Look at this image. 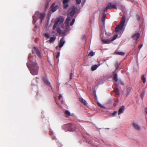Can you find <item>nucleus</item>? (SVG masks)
Listing matches in <instances>:
<instances>
[{
	"label": "nucleus",
	"instance_id": "nucleus-1",
	"mask_svg": "<svg viewBox=\"0 0 147 147\" xmlns=\"http://www.w3.org/2000/svg\"><path fill=\"white\" fill-rule=\"evenodd\" d=\"M27 65L29 68V69L32 75H35L38 74L39 67L36 62L31 65L29 64V63H27Z\"/></svg>",
	"mask_w": 147,
	"mask_h": 147
},
{
	"label": "nucleus",
	"instance_id": "nucleus-2",
	"mask_svg": "<svg viewBox=\"0 0 147 147\" xmlns=\"http://www.w3.org/2000/svg\"><path fill=\"white\" fill-rule=\"evenodd\" d=\"M125 21V18L122 16L121 19V22L115 28V31L118 32L119 31L122 30Z\"/></svg>",
	"mask_w": 147,
	"mask_h": 147
},
{
	"label": "nucleus",
	"instance_id": "nucleus-3",
	"mask_svg": "<svg viewBox=\"0 0 147 147\" xmlns=\"http://www.w3.org/2000/svg\"><path fill=\"white\" fill-rule=\"evenodd\" d=\"M64 18L63 16H60L57 19V21H56L53 26V29L54 30L56 28L58 24H59L63 22Z\"/></svg>",
	"mask_w": 147,
	"mask_h": 147
},
{
	"label": "nucleus",
	"instance_id": "nucleus-4",
	"mask_svg": "<svg viewBox=\"0 0 147 147\" xmlns=\"http://www.w3.org/2000/svg\"><path fill=\"white\" fill-rule=\"evenodd\" d=\"M77 8L75 6L72 7L69 9L68 13V16L72 17L75 12L77 11Z\"/></svg>",
	"mask_w": 147,
	"mask_h": 147
},
{
	"label": "nucleus",
	"instance_id": "nucleus-5",
	"mask_svg": "<svg viewBox=\"0 0 147 147\" xmlns=\"http://www.w3.org/2000/svg\"><path fill=\"white\" fill-rule=\"evenodd\" d=\"M40 12L38 11H36L35 12L34 15L32 17L33 19V24H34L35 22L38 20L39 18L40 17Z\"/></svg>",
	"mask_w": 147,
	"mask_h": 147
},
{
	"label": "nucleus",
	"instance_id": "nucleus-6",
	"mask_svg": "<svg viewBox=\"0 0 147 147\" xmlns=\"http://www.w3.org/2000/svg\"><path fill=\"white\" fill-rule=\"evenodd\" d=\"M32 53L33 54H34L35 53H36L39 58H41L42 56L40 52L38 49L36 47H34L33 48V50H32Z\"/></svg>",
	"mask_w": 147,
	"mask_h": 147
},
{
	"label": "nucleus",
	"instance_id": "nucleus-7",
	"mask_svg": "<svg viewBox=\"0 0 147 147\" xmlns=\"http://www.w3.org/2000/svg\"><path fill=\"white\" fill-rule=\"evenodd\" d=\"M64 37H63L60 39L59 42V46L60 48H61L63 46L65 42L64 40Z\"/></svg>",
	"mask_w": 147,
	"mask_h": 147
},
{
	"label": "nucleus",
	"instance_id": "nucleus-8",
	"mask_svg": "<svg viewBox=\"0 0 147 147\" xmlns=\"http://www.w3.org/2000/svg\"><path fill=\"white\" fill-rule=\"evenodd\" d=\"M140 36V34L138 33H137L133 35L131 38H133V40L136 41Z\"/></svg>",
	"mask_w": 147,
	"mask_h": 147
},
{
	"label": "nucleus",
	"instance_id": "nucleus-9",
	"mask_svg": "<svg viewBox=\"0 0 147 147\" xmlns=\"http://www.w3.org/2000/svg\"><path fill=\"white\" fill-rule=\"evenodd\" d=\"M108 9L116 8V6L114 4H112L111 3H108L107 6Z\"/></svg>",
	"mask_w": 147,
	"mask_h": 147
},
{
	"label": "nucleus",
	"instance_id": "nucleus-10",
	"mask_svg": "<svg viewBox=\"0 0 147 147\" xmlns=\"http://www.w3.org/2000/svg\"><path fill=\"white\" fill-rule=\"evenodd\" d=\"M51 8L52 11L54 12L57 9V6H55V3H53L51 6Z\"/></svg>",
	"mask_w": 147,
	"mask_h": 147
},
{
	"label": "nucleus",
	"instance_id": "nucleus-11",
	"mask_svg": "<svg viewBox=\"0 0 147 147\" xmlns=\"http://www.w3.org/2000/svg\"><path fill=\"white\" fill-rule=\"evenodd\" d=\"M43 81L45 84L49 86H51V85L48 79L46 78H43Z\"/></svg>",
	"mask_w": 147,
	"mask_h": 147
},
{
	"label": "nucleus",
	"instance_id": "nucleus-12",
	"mask_svg": "<svg viewBox=\"0 0 147 147\" xmlns=\"http://www.w3.org/2000/svg\"><path fill=\"white\" fill-rule=\"evenodd\" d=\"M40 23H42V20L44 19L45 16V13H40Z\"/></svg>",
	"mask_w": 147,
	"mask_h": 147
},
{
	"label": "nucleus",
	"instance_id": "nucleus-13",
	"mask_svg": "<svg viewBox=\"0 0 147 147\" xmlns=\"http://www.w3.org/2000/svg\"><path fill=\"white\" fill-rule=\"evenodd\" d=\"M56 29V31H57V33L59 34H63V32L62 30H61L60 27H58V26H57L55 29Z\"/></svg>",
	"mask_w": 147,
	"mask_h": 147
},
{
	"label": "nucleus",
	"instance_id": "nucleus-14",
	"mask_svg": "<svg viewBox=\"0 0 147 147\" xmlns=\"http://www.w3.org/2000/svg\"><path fill=\"white\" fill-rule=\"evenodd\" d=\"M124 110V106H122L119 110L118 114L119 115L120 113H123Z\"/></svg>",
	"mask_w": 147,
	"mask_h": 147
},
{
	"label": "nucleus",
	"instance_id": "nucleus-15",
	"mask_svg": "<svg viewBox=\"0 0 147 147\" xmlns=\"http://www.w3.org/2000/svg\"><path fill=\"white\" fill-rule=\"evenodd\" d=\"M133 125L135 128L138 130H140V126L136 123H134Z\"/></svg>",
	"mask_w": 147,
	"mask_h": 147
},
{
	"label": "nucleus",
	"instance_id": "nucleus-16",
	"mask_svg": "<svg viewBox=\"0 0 147 147\" xmlns=\"http://www.w3.org/2000/svg\"><path fill=\"white\" fill-rule=\"evenodd\" d=\"M69 0H63V3L64 5V8H67L68 5L67 3L68 2Z\"/></svg>",
	"mask_w": 147,
	"mask_h": 147
},
{
	"label": "nucleus",
	"instance_id": "nucleus-17",
	"mask_svg": "<svg viewBox=\"0 0 147 147\" xmlns=\"http://www.w3.org/2000/svg\"><path fill=\"white\" fill-rule=\"evenodd\" d=\"M71 17H70V16H68L67 17L66 19L65 23V25H66L67 26H69V24L68 23L69 21V20H71Z\"/></svg>",
	"mask_w": 147,
	"mask_h": 147
},
{
	"label": "nucleus",
	"instance_id": "nucleus-18",
	"mask_svg": "<svg viewBox=\"0 0 147 147\" xmlns=\"http://www.w3.org/2000/svg\"><path fill=\"white\" fill-rule=\"evenodd\" d=\"M64 113L66 115V117H68L69 116L71 115L70 112L67 110L65 111Z\"/></svg>",
	"mask_w": 147,
	"mask_h": 147
},
{
	"label": "nucleus",
	"instance_id": "nucleus-19",
	"mask_svg": "<svg viewBox=\"0 0 147 147\" xmlns=\"http://www.w3.org/2000/svg\"><path fill=\"white\" fill-rule=\"evenodd\" d=\"M101 21L103 22H105L106 18V14L105 13H102V14Z\"/></svg>",
	"mask_w": 147,
	"mask_h": 147
},
{
	"label": "nucleus",
	"instance_id": "nucleus-20",
	"mask_svg": "<svg viewBox=\"0 0 147 147\" xmlns=\"http://www.w3.org/2000/svg\"><path fill=\"white\" fill-rule=\"evenodd\" d=\"M80 100L85 105H86L88 104L86 100L82 98H80Z\"/></svg>",
	"mask_w": 147,
	"mask_h": 147
},
{
	"label": "nucleus",
	"instance_id": "nucleus-21",
	"mask_svg": "<svg viewBox=\"0 0 147 147\" xmlns=\"http://www.w3.org/2000/svg\"><path fill=\"white\" fill-rule=\"evenodd\" d=\"M56 38L55 36H53L50 38L49 41L50 43H52L54 41Z\"/></svg>",
	"mask_w": 147,
	"mask_h": 147
},
{
	"label": "nucleus",
	"instance_id": "nucleus-22",
	"mask_svg": "<svg viewBox=\"0 0 147 147\" xmlns=\"http://www.w3.org/2000/svg\"><path fill=\"white\" fill-rule=\"evenodd\" d=\"M143 83H145L146 81V77L144 75H143L141 77Z\"/></svg>",
	"mask_w": 147,
	"mask_h": 147
},
{
	"label": "nucleus",
	"instance_id": "nucleus-23",
	"mask_svg": "<svg viewBox=\"0 0 147 147\" xmlns=\"http://www.w3.org/2000/svg\"><path fill=\"white\" fill-rule=\"evenodd\" d=\"M116 54L122 56L124 55L125 53H124L123 52H118V51H116L115 52Z\"/></svg>",
	"mask_w": 147,
	"mask_h": 147
},
{
	"label": "nucleus",
	"instance_id": "nucleus-24",
	"mask_svg": "<svg viewBox=\"0 0 147 147\" xmlns=\"http://www.w3.org/2000/svg\"><path fill=\"white\" fill-rule=\"evenodd\" d=\"M102 40L105 43H109L111 42V40L109 39H103Z\"/></svg>",
	"mask_w": 147,
	"mask_h": 147
},
{
	"label": "nucleus",
	"instance_id": "nucleus-25",
	"mask_svg": "<svg viewBox=\"0 0 147 147\" xmlns=\"http://www.w3.org/2000/svg\"><path fill=\"white\" fill-rule=\"evenodd\" d=\"M114 92L116 94L119 95L120 94L119 90L117 88H115L114 90Z\"/></svg>",
	"mask_w": 147,
	"mask_h": 147
},
{
	"label": "nucleus",
	"instance_id": "nucleus-26",
	"mask_svg": "<svg viewBox=\"0 0 147 147\" xmlns=\"http://www.w3.org/2000/svg\"><path fill=\"white\" fill-rule=\"evenodd\" d=\"M98 66L96 65H92L91 67V69L92 71L95 70L97 68Z\"/></svg>",
	"mask_w": 147,
	"mask_h": 147
},
{
	"label": "nucleus",
	"instance_id": "nucleus-27",
	"mask_svg": "<svg viewBox=\"0 0 147 147\" xmlns=\"http://www.w3.org/2000/svg\"><path fill=\"white\" fill-rule=\"evenodd\" d=\"M113 79L114 80L117 82L118 81V79L117 78V74H114L113 76Z\"/></svg>",
	"mask_w": 147,
	"mask_h": 147
},
{
	"label": "nucleus",
	"instance_id": "nucleus-28",
	"mask_svg": "<svg viewBox=\"0 0 147 147\" xmlns=\"http://www.w3.org/2000/svg\"><path fill=\"white\" fill-rule=\"evenodd\" d=\"M50 1H47V2L45 4V9L46 10L48 7V5L49 4V3Z\"/></svg>",
	"mask_w": 147,
	"mask_h": 147
},
{
	"label": "nucleus",
	"instance_id": "nucleus-29",
	"mask_svg": "<svg viewBox=\"0 0 147 147\" xmlns=\"http://www.w3.org/2000/svg\"><path fill=\"white\" fill-rule=\"evenodd\" d=\"M144 94H145V91L144 90H143L140 94L141 97L142 98V99H143V98L144 96Z\"/></svg>",
	"mask_w": 147,
	"mask_h": 147
},
{
	"label": "nucleus",
	"instance_id": "nucleus-30",
	"mask_svg": "<svg viewBox=\"0 0 147 147\" xmlns=\"http://www.w3.org/2000/svg\"><path fill=\"white\" fill-rule=\"evenodd\" d=\"M120 65V63L118 62H116L115 64V67L116 69H117L119 67Z\"/></svg>",
	"mask_w": 147,
	"mask_h": 147
},
{
	"label": "nucleus",
	"instance_id": "nucleus-31",
	"mask_svg": "<svg viewBox=\"0 0 147 147\" xmlns=\"http://www.w3.org/2000/svg\"><path fill=\"white\" fill-rule=\"evenodd\" d=\"M45 37L49 38L50 37V34H49L48 33H45Z\"/></svg>",
	"mask_w": 147,
	"mask_h": 147
},
{
	"label": "nucleus",
	"instance_id": "nucleus-32",
	"mask_svg": "<svg viewBox=\"0 0 147 147\" xmlns=\"http://www.w3.org/2000/svg\"><path fill=\"white\" fill-rule=\"evenodd\" d=\"M69 125L70 126V128L69 129V130L70 131H74V129L72 128V125L70 124H69Z\"/></svg>",
	"mask_w": 147,
	"mask_h": 147
},
{
	"label": "nucleus",
	"instance_id": "nucleus-33",
	"mask_svg": "<svg viewBox=\"0 0 147 147\" xmlns=\"http://www.w3.org/2000/svg\"><path fill=\"white\" fill-rule=\"evenodd\" d=\"M97 105H98V106L100 108H105V107H104L103 106H102V105L99 102H97Z\"/></svg>",
	"mask_w": 147,
	"mask_h": 147
},
{
	"label": "nucleus",
	"instance_id": "nucleus-34",
	"mask_svg": "<svg viewBox=\"0 0 147 147\" xmlns=\"http://www.w3.org/2000/svg\"><path fill=\"white\" fill-rule=\"evenodd\" d=\"M108 9V8H107V7H105L103 9V12L102 13H105L106 14V13L107 12V9Z\"/></svg>",
	"mask_w": 147,
	"mask_h": 147
},
{
	"label": "nucleus",
	"instance_id": "nucleus-35",
	"mask_svg": "<svg viewBox=\"0 0 147 147\" xmlns=\"http://www.w3.org/2000/svg\"><path fill=\"white\" fill-rule=\"evenodd\" d=\"M75 19L74 18L73 19L71 22L70 23V26H72L73 25L75 22Z\"/></svg>",
	"mask_w": 147,
	"mask_h": 147
},
{
	"label": "nucleus",
	"instance_id": "nucleus-36",
	"mask_svg": "<svg viewBox=\"0 0 147 147\" xmlns=\"http://www.w3.org/2000/svg\"><path fill=\"white\" fill-rule=\"evenodd\" d=\"M136 18L139 21L140 20V17L138 14H137L136 15Z\"/></svg>",
	"mask_w": 147,
	"mask_h": 147
},
{
	"label": "nucleus",
	"instance_id": "nucleus-37",
	"mask_svg": "<svg viewBox=\"0 0 147 147\" xmlns=\"http://www.w3.org/2000/svg\"><path fill=\"white\" fill-rule=\"evenodd\" d=\"M94 55V53L92 51L90 52L89 54V55L91 56H93Z\"/></svg>",
	"mask_w": 147,
	"mask_h": 147
},
{
	"label": "nucleus",
	"instance_id": "nucleus-38",
	"mask_svg": "<svg viewBox=\"0 0 147 147\" xmlns=\"http://www.w3.org/2000/svg\"><path fill=\"white\" fill-rule=\"evenodd\" d=\"M81 1V0H76V3L77 4H80Z\"/></svg>",
	"mask_w": 147,
	"mask_h": 147
},
{
	"label": "nucleus",
	"instance_id": "nucleus-39",
	"mask_svg": "<svg viewBox=\"0 0 147 147\" xmlns=\"http://www.w3.org/2000/svg\"><path fill=\"white\" fill-rule=\"evenodd\" d=\"M143 46V45L142 44H140L138 45V48H139V49H140Z\"/></svg>",
	"mask_w": 147,
	"mask_h": 147
},
{
	"label": "nucleus",
	"instance_id": "nucleus-40",
	"mask_svg": "<svg viewBox=\"0 0 147 147\" xmlns=\"http://www.w3.org/2000/svg\"><path fill=\"white\" fill-rule=\"evenodd\" d=\"M60 52H58V53L57 54V55L56 56V58H58L60 56Z\"/></svg>",
	"mask_w": 147,
	"mask_h": 147
},
{
	"label": "nucleus",
	"instance_id": "nucleus-41",
	"mask_svg": "<svg viewBox=\"0 0 147 147\" xmlns=\"http://www.w3.org/2000/svg\"><path fill=\"white\" fill-rule=\"evenodd\" d=\"M117 36H115L112 39V40H115L117 38Z\"/></svg>",
	"mask_w": 147,
	"mask_h": 147
},
{
	"label": "nucleus",
	"instance_id": "nucleus-42",
	"mask_svg": "<svg viewBox=\"0 0 147 147\" xmlns=\"http://www.w3.org/2000/svg\"><path fill=\"white\" fill-rule=\"evenodd\" d=\"M117 113V111H114V112L112 113V115H115Z\"/></svg>",
	"mask_w": 147,
	"mask_h": 147
},
{
	"label": "nucleus",
	"instance_id": "nucleus-43",
	"mask_svg": "<svg viewBox=\"0 0 147 147\" xmlns=\"http://www.w3.org/2000/svg\"><path fill=\"white\" fill-rule=\"evenodd\" d=\"M62 97V96L61 94L59 95V100L61 99V98Z\"/></svg>",
	"mask_w": 147,
	"mask_h": 147
},
{
	"label": "nucleus",
	"instance_id": "nucleus-44",
	"mask_svg": "<svg viewBox=\"0 0 147 147\" xmlns=\"http://www.w3.org/2000/svg\"><path fill=\"white\" fill-rule=\"evenodd\" d=\"M73 75V74L72 73H70V79L71 80L72 79V76Z\"/></svg>",
	"mask_w": 147,
	"mask_h": 147
},
{
	"label": "nucleus",
	"instance_id": "nucleus-45",
	"mask_svg": "<svg viewBox=\"0 0 147 147\" xmlns=\"http://www.w3.org/2000/svg\"><path fill=\"white\" fill-rule=\"evenodd\" d=\"M119 83L120 84H121L122 85H124L123 83V82H121V81L120 82H119Z\"/></svg>",
	"mask_w": 147,
	"mask_h": 147
},
{
	"label": "nucleus",
	"instance_id": "nucleus-46",
	"mask_svg": "<svg viewBox=\"0 0 147 147\" xmlns=\"http://www.w3.org/2000/svg\"><path fill=\"white\" fill-rule=\"evenodd\" d=\"M145 111L146 112V113L147 115V108L145 109Z\"/></svg>",
	"mask_w": 147,
	"mask_h": 147
},
{
	"label": "nucleus",
	"instance_id": "nucleus-47",
	"mask_svg": "<svg viewBox=\"0 0 147 147\" xmlns=\"http://www.w3.org/2000/svg\"><path fill=\"white\" fill-rule=\"evenodd\" d=\"M67 32V30H65L64 31V32Z\"/></svg>",
	"mask_w": 147,
	"mask_h": 147
},
{
	"label": "nucleus",
	"instance_id": "nucleus-48",
	"mask_svg": "<svg viewBox=\"0 0 147 147\" xmlns=\"http://www.w3.org/2000/svg\"><path fill=\"white\" fill-rule=\"evenodd\" d=\"M95 97L96 98V93H95Z\"/></svg>",
	"mask_w": 147,
	"mask_h": 147
},
{
	"label": "nucleus",
	"instance_id": "nucleus-49",
	"mask_svg": "<svg viewBox=\"0 0 147 147\" xmlns=\"http://www.w3.org/2000/svg\"><path fill=\"white\" fill-rule=\"evenodd\" d=\"M52 33H55V32L54 31H53L52 32Z\"/></svg>",
	"mask_w": 147,
	"mask_h": 147
},
{
	"label": "nucleus",
	"instance_id": "nucleus-50",
	"mask_svg": "<svg viewBox=\"0 0 147 147\" xmlns=\"http://www.w3.org/2000/svg\"><path fill=\"white\" fill-rule=\"evenodd\" d=\"M51 0H47V1H51Z\"/></svg>",
	"mask_w": 147,
	"mask_h": 147
},
{
	"label": "nucleus",
	"instance_id": "nucleus-51",
	"mask_svg": "<svg viewBox=\"0 0 147 147\" xmlns=\"http://www.w3.org/2000/svg\"><path fill=\"white\" fill-rule=\"evenodd\" d=\"M86 0H84V3H85V1H86Z\"/></svg>",
	"mask_w": 147,
	"mask_h": 147
},
{
	"label": "nucleus",
	"instance_id": "nucleus-52",
	"mask_svg": "<svg viewBox=\"0 0 147 147\" xmlns=\"http://www.w3.org/2000/svg\"><path fill=\"white\" fill-rule=\"evenodd\" d=\"M36 78L37 79H39L38 78H37V77H36Z\"/></svg>",
	"mask_w": 147,
	"mask_h": 147
},
{
	"label": "nucleus",
	"instance_id": "nucleus-53",
	"mask_svg": "<svg viewBox=\"0 0 147 147\" xmlns=\"http://www.w3.org/2000/svg\"><path fill=\"white\" fill-rule=\"evenodd\" d=\"M63 102L61 101V103L62 104V102Z\"/></svg>",
	"mask_w": 147,
	"mask_h": 147
}]
</instances>
